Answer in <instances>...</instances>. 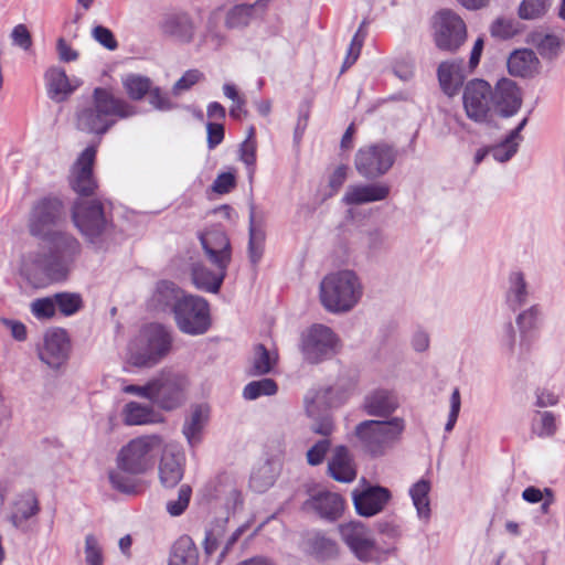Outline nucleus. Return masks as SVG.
<instances>
[{
  "label": "nucleus",
  "mask_w": 565,
  "mask_h": 565,
  "mask_svg": "<svg viewBox=\"0 0 565 565\" xmlns=\"http://www.w3.org/2000/svg\"><path fill=\"white\" fill-rule=\"evenodd\" d=\"M42 242L41 249L28 254L21 265V275L34 287L64 277L81 253L79 242L68 233L55 231Z\"/></svg>",
  "instance_id": "nucleus-1"
},
{
  "label": "nucleus",
  "mask_w": 565,
  "mask_h": 565,
  "mask_svg": "<svg viewBox=\"0 0 565 565\" xmlns=\"http://www.w3.org/2000/svg\"><path fill=\"white\" fill-rule=\"evenodd\" d=\"M162 443L158 435H145L125 445L117 455L116 468L108 473L111 487L122 493H136L138 477L152 469Z\"/></svg>",
  "instance_id": "nucleus-2"
},
{
  "label": "nucleus",
  "mask_w": 565,
  "mask_h": 565,
  "mask_svg": "<svg viewBox=\"0 0 565 565\" xmlns=\"http://www.w3.org/2000/svg\"><path fill=\"white\" fill-rule=\"evenodd\" d=\"M137 114L136 107L116 97L109 89L96 87L92 100L76 111V127L85 132L104 135L117 121Z\"/></svg>",
  "instance_id": "nucleus-3"
},
{
  "label": "nucleus",
  "mask_w": 565,
  "mask_h": 565,
  "mask_svg": "<svg viewBox=\"0 0 565 565\" xmlns=\"http://www.w3.org/2000/svg\"><path fill=\"white\" fill-rule=\"evenodd\" d=\"M363 295L358 275L350 269L327 275L320 282L319 297L323 308L332 313L352 310Z\"/></svg>",
  "instance_id": "nucleus-4"
},
{
  "label": "nucleus",
  "mask_w": 565,
  "mask_h": 565,
  "mask_svg": "<svg viewBox=\"0 0 565 565\" xmlns=\"http://www.w3.org/2000/svg\"><path fill=\"white\" fill-rule=\"evenodd\" d=\"M405 426L402 417H392L388 420L366 419L355 426L354 435L366 454L381 457L401 439Z\"/></svg>",
  "instance_id": "nucleus-5"
},
{
  "label": "nucleus",
  "mask_w": 565,
  "mask_h": 565,
  "mask_svg": "<svg viewBox=\"0 0 565 565\" xmlns=\"http://www.w3.org/2000/svg\"><path fill=\"white\" fill-rule=\"evenodd\" d=\"M72 217L75 226L89 244L98 249L105 247V242L113 232V222L99 201L78 199L74 203Z\"/></svg>",
  "instance_id": "nucleus-6"
},
{
  "label": "nucleus",
  "mask_w": 565,
  "mask_h": 565,
  "mask_svg": "<svg viewBox=\"0 0 565 565\" xmlns=\"http://www.w3.org/2000/svg\"><path fill=\"white\" fill-rule=\"evenodd\" d=\"M339 532L343 542L361 562L381 563L384 556H394L396 554L397 548L395 546L381 551L375 540L371 536L370 530L361 521H350L340 524Z\"/></svg>",
  "instance_id": "nucleus-7"
},
{
  "label": "nucleus",
  "mask_w": 565,
  "mask_h": 565,
  "mask_svg": "<svg viewBox=\"0 0 565 565\" xmlns=\"http://www.w3.org/2000/svg\"><path fill=\"white\" fill-rule=\"evenodd\" d=\"M172 347V335L168 328L151 323L140 334L139 348L131 352L130 362L138 367H151L159 363Z\"/></svg>",
  "instance_id": "nucleus-8"
},
{
  "label": "nucleus",
  "mask_w": 565,
  "mask_h": 565,
  "mask_svg": "<svg viewBox=\"0 0 565 565\" xmlns=\"http://www.w3.org/2000/svg\"><path fill=\"white\" fill-rule=\"evenodd\" d=\"M397 154V149L386 141L370 143L356 151L354 167L361 177L374 180L392 169Z\"/></svg>",
  "instance_id": "nucleus-9"
},
{
  "label": "nucleus",
  "mask_w": 565,
  "mask_h": 565,
  "mask_svg": "<svg viewBox=\"0 0 565 565\" xmlns=\"http://www.w3.org/2000/svg\"><path fill=\"white\" fill-rule=\"evenodd\" d=\"M179 330L191 335L205 333L211 327L209 302L194 295H185L173 313Z\"/></svg>",
  "instance_id": "nucleus-10"
},
{
  "label": "nucleus",
  "mask_w": 565,
  "mask_h": 565,
  "mask_svg": "<svg viewBox=\"0 0 565 565\" xmlns=\"http://www.w3.org/2000/svg\"><path fill=\"white\" fill-rule=\"evenodd\" d=\"M339 349V337L324 324H313L302 334L301 352L305 360L311 364L332 358Z\"/></svg>",
  "instance_id": "nucleus-11"
},
{
  "label": "nucleus",
  "mask_w": 565,
  "mask_h": 565,
  "mask_svg": "<svg viewBox=\"0 0 565 565\" xmlns=\"http://www.w3.org/2000/svg\"><path fill=\"white\" fill-rule=\"evenodd\" d=\"M186 377L171 371L161 372L152 380L151 401L166 411L181 406L185 401Z\"/></svg>",
  "instance_id": "nucleus-12"
},
{
  "label": "nucleus",
  "mask_w": 565,
  "mask_h": 565,
  "mask_svg": "<svg viewBox=\"0 0 565 565\" xmlns=\"http://www.w3.org/2000/svg\"><path fill=\"white\" fill-rule=\"evenodd\" d=\"M462 99L466 114L470 119L477 122L488 119L493 108L492 88L488 82L470 81L465 87Z\"/></svg>",
  "instance_id": "nucleus-13"
},
{
  "label": "nucleus",
  "mask_w": 565,
  "mask_h": 565,
  "mask_svg": "<svg viewBox=\"0 0 565 565\" xmlns=\"http://www.w3.org/2000/svg\"><path fill=\"white\" fill-rule=\"evenodd\" d=\"M63 215V204L58 199H42L32 209L29 221L30 233L42 239L55 232L53 227L61 222Z\"/></svg>",
  "instance_id": "nucleus-14"
},
{
  "label": "nucleus",
  "mask_w": 565,
  "mask_h": 565,
  "mask_svg": "<svg viewBox=\"0 0 565 565\" xmlns=\"http://www.w3.org/2000/svg\"><path fill=\"white\" fill-rule=\"evenodd\" d=\"M467 31L462 19L449 11H440L436 21V45L444 51H456L466 40Z\"/></svg>",
  "instance_id": "nucleus-15"
},
{
  "label": "nucleus",
  "mask_w": 565,
  "mask_h": 565,
  "mask_svg": "<svg viewBox=\"0 0 565 565\" xmlns=\"http://www.w3.org/2000/svg\"><path fill=\"white\" fill-rule=\"evenodd\" d=\"M70 340L65 330L50 329L45 332L43 345L39 349L40 360L52 369H58L68 359Z\"/></svg>",
  "instance_id": "nucleus-16"
},
{
  "label": "nucleus",
  "mask_w": 565,
  "mask_h": 565,
  "mask_svg": "<svg viewBox=\"0 0 565 565\" xmlns=\"http://www.w3.org/2000/svg\"><path fill=\"white\" fill-rule=\"evenodd\" d=\"M391 498V491L381 486H367L352 491L355 511L364 518H371L382 512Z\"/></svg>",
  "instance_id": "nucleus-17"
},
{
  "label": "nucleus",
  "mask_w": 565,
  "mask_h": 565,
  "mask_svg": "<svg viewBox=\"0 0 565 565\" xmlns=\"http://www.w3.org/2000/svg\"><path fill=\"white\" fill-rule=\"evenodd\" d=\"M205 497L209 500L222 501L227 511H235L243 503L236 478L226 472L206 484Z\"/></svg>",
  "instance_id": "nucleus-18"
},
{
  "label": "nucleus",
  "mask_w": 565,
  "mask_h": 565,
  "mask_svg": "<svg viewBox=\"0 0 565 565\" xmlns=\"http://www.w3.org/2000/svg\"><path fill=\"white\" fill-rule=\"evenodd\" d=\"M95 156V148L87 147L73 167L70 183L72 189L81 196L92 195L97 186L93 177Z\"/></svg>",
  "instance_id": "nucleus-19"
},
{
  "label": "nucleus",
  "mask_w": 565,
  "mask_h": 565,
  "mask_svg": "<svg viewBox=\"0 0 565 565\" xmlns=\"http://www.w3.org/2000/svg\"><path fill=\"white\" fill-rule=\"evenodd\" d=\"M205 255L216 268H227L231 263V243L220 228L209 230L200 235Z\"/></svg>",
  "instance_id": "nucleus-20"
},
{
  "label": "nucleus",
  "mask_w": 565,
  "mask_h": 565,
  "mask_svg": "<svg viewBox=\"0 0 565 565\" xmlns=\"http://www.w3.org/2000/svg\"><path fill=\"white\" fill-rule=\"evenodd\" d=\"M185 295L173 281L160 280L156 284L147 306L153 312L173 315Z\"/></svg>",
  "instance_id": "nucleus-21"
},
{
  "label": "nucleus",
  "mask_w": 565,
  "mask_h": 565,
  "mask_svg": "<svg viewBox=\"0 0 565 565\" xmlns=\"http://www.w3.org/2000/svg\"><path fill=\"white\" fill-rule=\"evenodd\" d=\"M40 512V502L33 491H24L17 495L12 502L9 521L11 524L22 531L28 532L31 529V522Z\"/></svg>",
  "instance_id": "nucleus-22"
},
{
  "label": "nucleus",
  "mask_w": 565,
  "mask_h": 565,
  "mask_svg": "<svg viewBox=\"0 0 565 565\" xmlns=\"http://www.w3.org/2000/svg\"><path fill=\"white\" fill-rule=\"evenodd\" d=\"M184 455L174 445H166L159 462V479L163 487H175L183 477Z\"/></svg>",
  "instance_id": "nucleus-23"
},
{
  "label": "nucleus",
  "mask_w": 565,
  "mask_h": 565,
  "mask_svg": "<svg viewBox=\"0 0 565 565\" xmlns=\"http://www.w3.org/2000/svg\"><path fill=\"white\" fill-rule=\"evenodd\" d=\"M493 109L502 117L513 116L521 107L522 98L516 84L501 78L492 90Z\"/></svg>",
  "instance_id": "nucleus-24"
},
{
  "label": "nucleus",
  "mask_w": 565,
  "mask_h": 565,
  "mask_svg": "<svg viewBox=\"0 0 565 565\" xmlns=\"http://www.w3.org/2000/svg\"><path fill=\"white\" fill-rule=\"evenodd\" d=\"M248 218V258L253 266H257L263 257L266 231L265 215L253 202L249 203Z\"/></svg>",
  "instance_id": "nucleus-25"
},
{
  "label": "nucleus",
  "mask_w": 565,
  "mask_h": 565,
  "mask_svg": "<svg viewBox=\"0 0 565 565\" xmlns=\"http://www.w3.org/2000/svg\"><path fill=\"white\" fill-rule=\"evenodd\" d=\"M161 33L181 43H190L195 34L192 18L185 12L167 13L160 24Z\"/></svg>",
  "instance_id": "nucleus-26"
},
{
  "label": "nucleus",
  "mask_w": 565,
  "mask_h": 565,
  "mask_svg": "<svg viewBox=\"0 0 565 565\" xmlns=\"http://www.w3.org/2000/svg\"><path fill=\"white\" fill-rule=\"evenodd\" d=\"M305 505L328 521L338 520L344 511L342 497L330 491H318L306 501Z\"/></svg>",
  "instance_id": "nucleus-27"
},
{
  "label": "nucleus",
  "mask_w": 565,
  "mask_h": 565,
  "mask_svg": "<svg viewBox=\"0 0 565 565\" xmlns=\"http://www.w3.org/2000/svg\"><path fill=\"white\" fill-rule=\"evenodd\" d=\"M390 186L385 183L351 184L347 188L342 202L347 205H362L385 200Z\"/></svg>",
  "instance_id": "nucleus-28"
},
{
  "label": "nucleus",
  "mask_w": 565,
  "mask_h": 565,
  "mask_svg": "<svg viewBox=\"0 0 565 565\" xmlns=\"http://www.w3.org/2000/svg\"><path fill=\"white\" fill-rule=\"evenodd\" d=\"M398 406L396 394L384 388L372 391L363 401L364 412L372 417H390Z\"/></svg>",
  "instance_id": "nucleus-29"
},
{
  "label": "nucleus",
  "mask_w": 565,
  "mask_h": 565,
  "mask_svg": "<svg viewBox=\"0 0 565 565\" xmlns=\"http://www.w3.org/2000/svg\"><path fill=\"white\" fill-rule=\"evenodd\" d=\"M329 476L342 483L352 482L356 478L353 458L345 446H337L328 462Z\"/></svg>",
  "instance_id": "nucleus-30"
},
{
  "label": "nucleus",
  "mask_w": 565,
  "mask_h": 565,
  "mask_svg": "<svg viewBox=\"0 0 565 565\" xmlns=\"http://www.w3.org/2000/svg\"><path fill=\"white\" fill-rule=\"evenodd\" d=\"M268 1L269 0H257L252 4L243 3L231 8L225 17L226 28L230 30L246 28L252 20L265 11Z\"/></svg>",
  "instance_id": "nucleus-31"
},
{
  "label": "nucleus",
  "mask_w": 565,
  "mask_h": 565,
  "mask_svg": "<svg viewBox=\"0 0 565 565\" xmlns=\"http://www.w3.org/2000/svg\"><path fill=\"white\" fill-rule=\"evenodd\" d=\"M47 96L56 103H62L73 93L74 87L62 67H50L44 75Z\"/></svg>",
  "instance_id": "nucleus-32"
},
{
  "label": "nucleus",
  "mask_w": 565,
  "mask_h": 565,
  "mask_svg": "<svg viewBox=\"0 0 565 565\" xmlns=\"http://www.w3.org/2000/svg\"><path fill=\"white\" fill-rule=\"evenodd\" d=\"M507 64L511 75L530 77L539 72L540 61L534 51L522 49L511 53Z\"/></svg>",
  "instance_id": "nucleus-33"
},
{
  "label": "nucleus",
  "mask_w": 565,
  "mask_h": 565,
  "mask_svg": "<svg viewBox=\"0 0 565 565\" xmlns=\"http://www.w3.org/2000/svg\"><path fill=\"white\" fill-rule=\"evenodd\" d=\"M226 271L227 268H216L213 273L201 264H194L191 270L192 282L199 290L216 294L221 289Z\"/></svg>",
  "instance_id": "nucleus-34"
},
{
  "label": "nucleus",
  "mask_w": 565,
  "mask_h": 565,
  "mask_svg": "<svg viewBox=\"0 0 565 565\" xmlns=\"http://www.w3.org/2000/svg\"><path fill=\"white\" fill-rule=\"evenodd\" d=\"M209 420V408L203 405L195 406L184 420L182 433L191 447L201 441L203 429Z\"/></svg>",
  "instance_id": "nucleus-35"
},
{
  "label": "nucleus",
  "mask_w": 565,
  "mask_h": 565,
  "mask_svg": "<svg viewBox=\"0 0 565 565\" xmlns=\"http://www.w3.org/2000/svg\"><path fill=\"white\" fill-rule=\"evenodd\" d=\"M331 386L312 388L307 392L303 398L305 409L309 417H319L321 414H328V409L333 406Z\"/></svg>",
  "instance_id": "nucleus-36"
},
{
  "label": "nucleus",
  "mask_w": 565,
  "mask_h": 565,
  "mask_svg": "<svg viewBox=\"0 0 565 565\" xmlns=\"http://www.w3.org/2000/svg\"><path fill=\"white\" fill-rule=\"evenodd\" d=\"M199 552L188 535L180 536L172 545L168 565H198Z\"/></svg>",
  "instance_id": "nucleus-37"
},
{
  "label": "nucleus",
  "mask_w": 565,
  "mask_h": 565,
  "mask_svg": "<svg viewBox=\"0 0 565 565\" xmlns=\"http://www.w3.org/2000/svg\"><path fill=\"white\" fill-rule=\"evenodd\" d=\"M437 75L445 94L454 96L458 93L463 82L460 64L443 62L438 66Z\"/></svg>",
  "instance_id": "nucleus-38"
},
{
  "label": "nucleus",
  "mask_w": 565,
  "mask_h": 565,
  "mask_svg": "<svg viewBox=\"0 0 565 565\" xmlns=\"http://www.w3.org/2000/svg\"><path fill=\"white\" fill-rule=\"evenodd\" d=\"M527 124V118H523L521 122L510 131L505 139L492 147L490 152L494 160L499 162H505L510 160L518 151L519 142L522 140L520 132L524 129Z\"/></svg>",
  "instance_id": "nucleus-39"
},
{
  "label": "nucleus",
  "mask_w": 565,
  "mask_h": 565,
  "mask_svg": "<svg viewBox=\"0 0 565 565\" xmlns=\"http://www.w3.org/2000/svg\"><path fill=\"white\" fill-rule=\"evenodd\" d=\"M530 296L529 285L521 271H513L509 276V287L507 291V303L513 310L525 305Z\"/></svg>",
  "instance_id": "nucleus-40"
},
{
  "label": "nucleus",
  "mask_w": 565,
  "mask_h": 565,
  "mask_svg": "<svg viewBox=\"0 0 565 565\" xmlns=\"http://www.w3.org/2000/svg\"><path fill=\"white\" fill-rule=\"evenodd\" d=\"M277 476L278 469L275 463L266 460L253 470L249 486L256 492H264L275 483Z\"/></svg>",
  "instance_id": "nucleus-41"
},
{
  "label": "nucleus",
  "mask_w": 565,
  "mask_h": 565,
  "mask_svg": "<svg viewBox=\"0 0 565 565\" xmlns=\"http://www.w3.org/2000/svg\"><path fill=\"white\" fill-rule=\"evenodd\" d=\"M124 420L127 425H146L158 422V415L152 407L137 402H129L125 405Z\"/></svg>",
  "instance_id": "nucleus-42"
},
{
  "label": "nucleus",
  "mask_w": 565,
  "mask_h": 565,
  "mask_svg": "<svg viewBox=\"0 0 565 565\" xmlns=\"http://www.w3.org/2000/svg\"><path fill=\"white\" fill-rule=\"evenodd\" d=\"M429 491L430 483L424 479L417 481L409 490L417 515L424 521H428L430 518Z\"/></svg>",
  "instance_id": "nucleus-43"
},
{
  "label": "nucleus",
  "mask_w": 565,
  "mask_h": 565,
  "mask_svg": "<svg viewBox=\"0 0 565 565\" xmlns=\"http://www.w3.org/2000/svg\"><path fill=\"white\" fill-rule=\"evenodd\" d=\"M276 363V358H273L264 344H257L254 348V355L250 361L248 374L252 376H259L268 374Z\"/></svg>",
  "instance_id": "nucleus-44"
},
{
  "label": "nucleus",
  "mask_w": 565,
  "mask_h": 565,
  "mask_svg": "<svg viewBox=\"0 0 565 565\" xmlns=\"http://www.w3.org/2000/svg\"><path fill=\"white\" fill-rule=\"evenodd\" d=\"M532 43L537 49L541 56L545 58H554L558 55L563 41L555 34L534 33Z\"/></svg>",
  "instance_id": "nucleus-45"
},
{
  "label": "nucleus",
  "mask_w": 565,
  "mask_h": 565,
  "mask_svg": "<svg viewBox=\"0 0 565 565\" xmlns=\"http://www.w3.org/2000/svg\"><path fill=\"white\" fill-rule=\"evenodd\" d=\"M122 86L132 100H140L150 90L151 82L146 76L130 74L122 79Z\"/></svg>",
  "instance_id": "nucleus-46"
},
{
  "label": "nucleus",
  "mask_w": 565,
  "mask_h": 565,
  "mask_svg": "<svg viewBox=\"0 0 565 565\" xmlns=\"http://www.w3.org/2000/svg\"><path fill=\"white\" fill-rule=\"evenodd\" d=\"M278 391L277 383L273 379H262L249 382L243 391L245 399L253 401L260 396H271Z\"/></svg>",
  "instance_id": "nucleus-47"
},
{
  "label": "nucleus",
  "mask_w": 565,
  "mask_h": 565,
  "mask_svg": "<svg viewBox=\"0 0 565 565\" xmlns=\"http://www.w3.org/2000/svg\"><path fill=\"white\" fill-rule=\"evenodd\" d=\"M551 0H522L518 8V15L522 20L542 18L548 10Z\"/></svg>",
  "instance_id": "nucleus-48"
},
{
  "label": "nucleus",
  "mask_w": 565,
  "mask_h": 565,
  "mask_svg": "<svg viewBox=\"0 0 565 565\" xmlns=\"http://www.w3.org/2000/svg\"><path fill=\"white\" fill-rule=\"evenodd\" d=\"M203 41L210 43L214 49L221 47L226 41V36L220 26V18L216 12L211 13L206 20Z\"/></svg>",
  "instance_id": "nucleus-49"
},
{
  "label": "nucleus",
  "mask_w": 565,
  "mask_h": 565,
  "mask_svg": "<svg viewBox=\"0 0 565 565\" xmlns=\"http://www.w3.org/2000/svg\"><path fill=\"white\" fill-rule=\"evenodd\" d=\"M366 24H367V22L365 20H363L362 23L360 24V28L355 32V34L350 43L348 54L344 58L341 72H344L348 67L352 66L356 62V60L361 53L365 35H366V33L364 31V28L366 26Z\"/></svg>",
  "instance_id": "nucleus-50"
},
{
  "label": "nucleus",
  "mask_w": 565,
  "mask_h": 565,
  "mask_svg": "<svg viewBox=\"0 0 565 565\" xmlns=\"http://www.w3.org/2000/svg\"><path fill=\"white\" fill-rule=\"evenodd\" d=\"M311 548L312 553L320 559L333 558L338 554L337 543L322 535L313 537Z\"/></svg>",
  "instance_id": "nucleus-51"
},
{
  "label": "nucleus",
  "mask_w": 565,
  "mask_h": 565,
  "mask_svg": "<svg viewBox=\"0 0 565 565\" xmlns=\"http://www.w3.org/2000/svg\"><path fill=\"white\" fill-rule=\"evenodd\" d=\"M55 307L64 316H71L77 312L82 307V298L77 294L61 292L54 296Z\"/></svg>",
  "instance_id": "nucleus-52"
},
{
  "label": "nucleus",
  "mask_w": 565,
  "mask_h": 565,
  "mask_svg": "<svg viewBox=\"0 0 565 565\" xmlns=\"http://www.w3.org/2000/svg\"><path fill=\"white\" fill-rule=\"evenodd\" d=\"M192 494V489L188 484L180 487L178 498L167 502V511L172 516L181 515L189 505Z\"/></svg>",
  "instance_id": "nucleus-53"
},
{
  "label": "nucleus",
  "mask_w": 565,
  "mask_h": 565,
  "mask_svg": "<svg viewBox=\"0 0 565 565\" xmlns=\"http://www.w3.org/2000/svg\"><path fill=\"white\" fill-rule=\"evenodd\" d=\"M255 129L254 127L249 128L247 138L242 142L239 148V158L241 160L250 168V172H253L255 163H256V141L254 139Z\"/></svg>",
  "instance_id": "nucleus-54"
},
{
  "label": "nucleus",
  "mask_w": 565,
  "mask_h": 565,
  "mask_svg": "<svg viewBox=\"0 0 565 565\" xmlns=\"http://www.w3.org/2000/svg\"><path fill=\"white\" fill-rule=\"evenodd\" d=\"M85 562L86 565L104 564L102 547L93 534H87L85 537Z\"/></svg>",
  "instance_id": "nucleus-55"
},
{
  "label": "nucleus",
  "mask_w": 565,
  "mask_h": 565,
  "mask_svg": "<svg viewBox=\"0 0 565 565\" xmlns=\"http://www.w3.org/2000/svg\"><path fill=\"white\" fill-rule=\"evenodd\" d=\"M30 309L35 318L50 319L54 317L56 311L54 298H38L31 302Z\"/></svg>",
  "instance_id": "nucleus-56"
},
{
  "label": "nucleus",
  "mask_w": 565,
  "mask_h": 565,
  "mask_svg": "<svg viewBox=\"0 0 565 565\" xmlns=\"http://www.w3.org/2000/svg\"><path fill=\"white\" fill-rule=\"evenodd\" d=\"M539 317L540 309L537 306H532L527 310L519 313L516 317V324L522 335L537 327Z\"/></svg>",
  "instance_id": "nucleus-57"
},
{
  "label": "nucleus",
  "mask_w": 565,
  "mask_h": 565,
  "mask_svg": "<svg viewBox=\"0 0 565 565\" xmlns=\"http://www.w3.org/2000/svg\"><path fill=\"white\" fill-rule=\"evenodd\" d=\"M491 35L498 39L507 40L516 33L514 22L509 19L498 18L490 26Z\"/></svg>",
  "instance_id": "nucleus-58"
},
{
  "label": "nucleus",
  "mask_w": 565,
  "mask_h": 565,
  "mask_svg": "<svg viewBox=\"0 0 565 565\" xmlns=\"http://www.w3.org/2000/svg\"><path fill=\"white\" fill-rule=\"evenodd\" d=\"M93 39L109 51H114L118 47V42L114 36V33L106 26L96 25L92 30Z\"/></svg>",
  "instance_id": "nucleus-59"
},
{
  "label": "nucleus",
  "mask_w": 565,
  "mask_h": 565,
  "mask_svg": "<svg viewBox=\"0 0 565 565\" xmlns=\"http://www.w3.org/2000/svg\"><path fill=\"white\" fill-rule=\"evenodd\" d=\"M330 448V441L329 439H321L317 441L308 451H307V461L311 466H318L320 465L326 454L328 452Z\"/></svg>",
  "instance_id": "nucleus-60"
},
{
  "label": "nucleus",
  "mask_w": 565,
  "mask_h": 565,
  "mask_svg": "<svg viewBox=\"0 0 565 565\" xmlns=\"http://www.w3.org/2000/svg\"><path fill=\"white\" fill-rule=\"evenodd\" d=\"M11 40L13 45H17L25 51L32 46L31 33L24 24H18L13 28L11 32Z\"/></svg>",
  "instance_id": "nucleus-61"
},
{
  "label": "nucleus",
  "mask_w": 565,
  "mask_h": 565,
  "mask_svg": "<svg viewBox=\"0 0 565 565\" xmlns=\"http://www.w3.org/2000/svg\"><path fill=\"white\" fill-rule=\"evenodd\" d=\"M313 419V423L311 425V429L313 433L322 435V436H329L333 431L334 425L333 419L330 416V414H321L319 417H311Z\"/></svg>",
  "instance_id": "nucleus-62"
},
{
  "label": "nucleus",
  "mask_w": 565,
  "mask_h": 565,
  "mask_svg": "<svg viewBox=\"0 0 565 565\" xmlns=\"http://www.w3.org/2000/svg\"><path fill=\"white\" fill-rule=\"evenodd\" d=\"M202 77V73L198 70L186 71L181 78L173 85V92L175 94L191 88Z\"/></svg>",
  "instance_id": "nucleus-63"
},
{
  "label": "nucleus",
  "mask_w": 565,
  "mask_h": 565,
  "mask_svg": "<svg viewBox=\"0 0 565 565\" xmlns=\"http://www.w3.org/2000/svg\"><path fill=\"white\" fill-rule=\"evenodd\" d=\"M235 186V175L231 172H223L216 177L212 189L218 194L228 193Z\"/></svg>",
  "instance_id": "nucleus-64"
}]
</instances>
